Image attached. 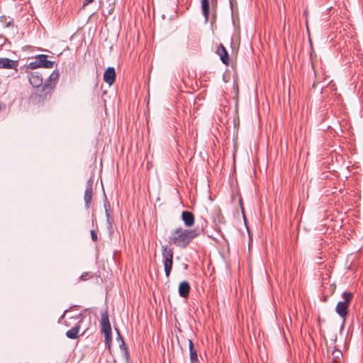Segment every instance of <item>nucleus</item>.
I'll return each mask as SVG.
<instances>
[{"instance_id":"f257e3e1","label":"nucleus","mask_w":363,"mask_h":363,"mask_svg":"<svg viewBox=\"0 0 363 363\" xmlns=\"http://www.w3.org/2000/svg\"><path fill=\"white\" fill-rule=\"evenodd\" d=\"M199 235V230H189L179 227L171 232L169 243L180 248H186Z\"/></svg>"},{"instance_id":"f03ea898","label":"nucleus","mask_w":363,"mask_h":363,"mask_svg":"<svg viewBox=\"0 0 363 363\" xmlns=\"http://www.w3.org/2000/svg\"><path fill=\"white\" fill-rule=\"evenodd\" d=\"M52 90L51 86L48 84H43L30 95V99L34 104H40L50 99Z\"/></svg>"},{"instance_id":"7ed1b4c3","label":"nucleus","mask_w":363,"mask_h":363,"mask_svg":"<svg viewBox=\"0 0 363 363\" xmlns=\"http://www.w3.org/2000/svg\"><path fill=\"white\" fill-rule=\"evenodd\" d=\"M352 297L353 294L352 292L344 291L342 294L343 301H339L336 306L335 312L343 319V324L348 315V308Z\"/></svg>"},{"instance_id":"20e7f679","label":"nucleus","mask_w":363,"mask_h":363,"mask_svg":"<svg viewBox=\"0 0 363 363\" xmlns=\"http://www.w3.org/2000/svg\"><path fill=\"white\" fill-rule=\"evenodd\" d=\"M173 249L168 245L162 246V263L164 264L165 275L169 278L173 265Z\"/></svg>"},{"instance_id":"39448f33","label":"nucleus","mask_w":363,"mask_h":363,"mask_svg":"<svg viewBox=\"0 0 363 363\" xmlns=\"http://www.w3.org/2000/svg\"><path fill=\"white\" fill-rule=\"evenodd\" d=\"M70 320H76L74 326L66 332V336L69 339L74 340L79 337V333L81 328V324L84 319V315L82 313L71 315Z\"/></svg>"},{"instance_id":"423d86ee","label":"nucleus","mask_w":363,"mask_h":363,"mask_svg":"<svg viewBox=\"0 0 363 363\" xmlns=\"http://www.w3.org/2000/svg\"><path fill=\"white\" fill-rule=\"evenodd\" d=\"M30 84L35 88H39L43 85V77L39 72H32L28 75Z\"/></svg>"},{"instance_id":"0eeeda50","label":"nucleus","mask_w":363,"mask_h":363,"mask_svg":"<svg viewBox=\"0 0 363 363\" xmlns=\"http://www.w3.org/2000/svg\"><path fill=\"white\" fill-rule=\"evenodd\" d=\"M92 186H93V179L91 178H90L86 182V189H85L84 196L85 207L86 208H89L91 203V200H92V196H93Z\"/></svg>"},{"instance_id":"6e6552de","label":"nucleus","mask_w":363,"mask_h":363,"mask_svg":"<svg viewBox=\"0 0 363 363\" xmlns=\"http://www.w3.org/2000/svg\"><path fill=\"white\" fill-rule=\"evenodd\" d=\"M101 330L104 334L112 333L108 315L106 311L101 314Z\"/></svg>"},{"instance_id":"1a4fd4ad","label":"nucleus","mask_w":363,"mask_h":363,"mask_svg":"<svg viewBox=\"0 0 363 363\" xmlns=\"http://www.w3.org/2000/svg\"><path fill=\"white\" fill-rule=\"evenodd\" d=\"M18 65V61L6 57H0V69H13L16 70Z\"/></svg>"},{"instance_id":"9d476101","label":"nucleus","mask_w":363,"mask_h":363,"mask_svg":"<svg viewBox=\"0 0 363 363\" xmlns=\"http://www.w3.org/2000/svg\"><path fill=\"white\" fill-rule=\"evenodd\" d=\"M116 80V71L112 67H108L104 74V81L108 85H112Z\"/></svg>"},{"instance_id":"9b49d317","label":"nucleus","mask_w":363,"mask_h":363,"mask_svg":"<svg viewBox=\"0 0 363 363\" xmlns=\"http://www.w3.org/2000/svg\"><path fill=\"white\" fill-rule=\"evenodd\" d=\"M216 53L220 56L222 62L228 66L230 63V57L227 50L225 49L223 44H220L218 45L216 50Z\"/></svg>"},{"instance_id":"f8f14e48","label":"nucleus","mask_w":363,"mask_h":363,"mask_svg":"<svg viewBox=\"0 0 363 363\" xmlns=\"http://www.w3.org/2000/svg\"><path fill=\"white\" fill-rule=\"evenodd\" d=\"M182 219L186 227H191L195 222L194 214L188 211H184L182 213Z\"/></svg>"},{"instance_id":"ddd939ff","label":"nucleus","mask_w":363,"mask_h":363,"mask_svg":"<svg viewBox=\"0 0 363 363\" xmlns=\"http://www.w3.org/2000/svg\"><path fill=\"white\" fill-rule=\"evenodd\" d=\"M191 287L188 281H184L179 286V294L182 298H187L189 295Z\"/></svg>"},{"instance_id":"4468645a","label":"nucleus","mask_w":363,"mask_h":363,"mask_svg":"<svg viewBox=\"0 0 363 363\" xmlns=\"http://www.w3.org/2000/svg\"><path fill=\"white\" fill-rule=\"evenodd\" d=\"M59 72L55 70L51 73L48 79L43 84L50 85V86H51V89L53 91L54 88L55 87L56 83L59 79Z\"/></svg>"},{"instance_id":"2eb2a0df","label":"nucleus","mask_w":363,"mask_h":363,"mask_svg":"<svg viewBox=\"0 0 363 363\" xmlns=\"http://www.w3.org/2000/svg\"><path fill=\"white\" fill-rule=\"evenodd\" d=\"M38 59H39V62L41 67L45 68H52L54 67L55 62L48 60V55H38Z\"/></svg>"},{"instance_id":"dca6fc26","label":"nucleus","mask_w":363,"mask_h":363,"mask_svg":"<svg viewBox=\"0 0 363 363\" xmlns=\"http://www.w3.org/2000/svg\"><path fill=\"white\" fill-rule=\"evenodd\" d=\"M0 23L3 24L4 28H13L15 26L13 18L6 16H1L0 17Z\"/></svg>"},{"instance_id":"f3484780","label":"nucleus","mask_w":363,"mask_h":363,"mask_svg":"<svg viewBox=\"0 0 363 363\" xmlns=\"http://www.w3.org/2000/svg\"><path fill=\"white\" fill-rule=\"evenodd\" d=\"M104 207H105L106 220H107V223H108V229L110 232H112L113 231V224L114 220L108 209V208L109 207V204L105 203Z\"/></svg>"},{"instance_id":"a211bd4d","label":"nucleus","mask_w":363,"mask_h":363,"mask_svg":"<svg viewBox=\"0 0 363 363\" xmlns=\"http://www.w3.org/2000/svg\"><path fill=\"white\" fill-rule=\"evenodd\" d=\"M209 8V0H201V9L206 21L208 20Z\"/></svg>"},{"instance_id":"6ab92c4d","label":"nucleus","mask_w":363,"mask_h":363,"mask_svg":"<svg viewBox=\"0 0 363 363\" xmlns=\"http://www.w3.org/2000/svg\"><path fill=\"white\" fill-rule=\"evenodd\" d=\"M332 355L333 357V363H340V357L342 356L341 351L337 349H335L332 352Z\"/></svg>"},{"instance_id":"aec40b11","label":"nucleus","mask_w":363,"mask_h":363,"mask_svg":"<svg viewBox=\"0 0 363 363\" xmlns=\"http://www.w3.org/2000/svg\"><path fill=\"white\" fill-rule=\"evenodd\" d=\"M104 336H105L104 342H105L106 347L111 352V342H112V333L104 334Z\"/></svg>"},{"instance_id":"412c9836","label":"nucleus","mask_w":363,"mask_h":363,"mask_svg":"<svg viewBox=\"0 0 363 363\" xmlns=\"http://www.w3.org/2000/svg\"><path fill=\"white\" fill-rule=\"evenodd\" d=\"M116 330L117 333H118L117 339L121 340L120 348L123 351H125V352L127 354L128 353V350H127V347L125 346V342H124L123 339L122 338V337H121L118 330V329H116Z\"/></svg>"},{"instance_id":"4be33fe9","label":"nucleus","mask_w":363,"mask_h":363,"mask_svg":"<svg viewBox=\"0 0 363 363\" xmlns=\"http://www.w3.org/2000/svg\"><path fill=\"white\" fill-rule=\"evenodd\" d=\"M28 67L31 69H36L38 67H41L40 62H39V59H38V55L35 57V61L29 63Z\"/></svg>"},{"instance_id":"5701e85b","label":"nucleus","mask_w":363,"mask_h":363,"mask_svg":"<svg viewBox=\"0 0 363 363\" xmlns=\"http://www.w3.org/2000/svg\"><path fill=\"white\" fill-rule=\"evenodd\" d=\"M191 363H199L197 351L190 353Z\"/></svg>"},{"instance_id":"b1692460","label":"nucleus","mask_w":363,"mask_h":363,"mask_svg":"<svg viewBox=\"0 0 363 363\" xmlns=\"http://www.w3.org/2000/svg\"><path fill=\"white\" fill-rule=\"evenodd\" d=\"M76 323L74 320H70L69 318L67 320H65V325L67 327H73L74 324Z\"/></svg>"},{"instance_id":"393cba45","label":"nucleus","mask_w":363,"mask_h":363,"mask_svg":"<svg viewBox=\"0 0 363 363\" xmlns=\"http://www.w3.org/2000/svg\"><path fill=\"white\" fill-rule=\"evenodd\" d=\"M90 278L89 272H84L79 278L80 281H86Z\"/></svg>"},{"instance_id":"a878e982","label":"nucleus","mask_w":363,"mask_h":363,"mask_svg":"<svg viewBox=\"0 0 363 363\" xmlns=\"http://www.w3.org/2000/svg\"><path fill=\"white\" fill-rule=\"evenodd\" d=\"M91 239L94 242H96L98 240L97 234L94 230H91Z\"/></svg>"},{"instance_id":"bb28decb","label":"nucleus","mask_w":363,"mask_h":363,"mask_svg":"<svg viewBox=\"0 0 363 363\" xmlns=\"http://www.w3.org/2000/svg\"><path fill=\"white\" fill-rule=\"evenodd\" d=\"M189 352L190 353L191 352H194L196 351H197L194 347V345H193V342L191 340H189Z\"/></svg>"},{"instance_id":"cd10ccee","label":"nucleus","mask_w":363,"mask_h":363,"mask_svg":"<svg viewBox=\"0 0 363 363\" xmlns=\"http://www.w3.org/2000/svg\"><path fill=\"white\" fill-rule=\"evenodd\" d=\"M93 1H94V0H84V3H83V8H84L88 4L92 3Z\"/></svg>"},{"instance_id":"c85d7f7f","label":"nucleus","mask_w":363,"mask_h":363,"mask_svg":"<svg viewBox=\"0 0 363 363\" xmlns=\"http://www.w3.org/2000/svg\"><path fill=\"white\" fill-rule=\"evenodd\" d=\"M67 312H68V311H67V310L65 311V312H64L63 315L60 317V319L63 318L65 316V315H66V313H67Z\"/></svg>"},{"instance_id":"c756f323","label":"nucleus","mask_w":363,"mask_h":363,"mask_svg":"<svg viewBox=\"0 0 363 363\" xmlns=\"http://www.w3.org/2000/svg\"><path fill=\"white\" fill-rule=\"evenodd\" d=\"M1 39L3 40L4 42L6 40V38L4 37V38L0 37V40H1Z\"/></svg>"}]
</instances>
